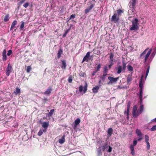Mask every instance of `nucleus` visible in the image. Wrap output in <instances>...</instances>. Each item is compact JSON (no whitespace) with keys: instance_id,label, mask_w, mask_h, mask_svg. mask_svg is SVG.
I'll return each mask as SVG.
<instances>
[{"instance_id":"f257e3e1","label":"nucleus","mask_w":156,"mask_h":156,"mask_svg":"<svg viewBox=\"0 0 156 156\" xmlns=\"http://www.w3.org/2000/svg\"><path fill=\"white\" fill-rule=\"evenodd\" d=\"M137 106L135 105L134 106L133 108L132 112L133 116L134 117H137L142 113L144 109V105H141L140 108L137 111Z\"/></svg>"},{"instance_id":"f03ea898","label":"nucleus","mask_w":156,"mask_h":156,"mask_svg":"<svg viewBox=\"0 0 156 156\" xmlns=\"http://www.w3.org/2000/svg\"><path fill=\"white\" fill-rule=\"evenodd\" d=\"M149 69H150V66H149L148 67V68H147V71H146V73L145 77L144 79H143V78H144V74H143L142 75L141 78V79L140 80L139 85V87L140 88L139 94H143V88L142 82L146 79L148 75V73L149 72Z\"/></svg>"},{"instance_id":"7ed1b4c3","label":"nucleus","mask_w":156,"mask_h":156,"mask_svg":"<svg viewBox=\"0 0 156 156\" xmlns=\"http://www.w3.org/2000/svg\"><path fill=\"white\" fill-rule=\"evenodd\" d=\"M149 49L148 48H146L140 55V58L141 59H144V63H145L147 60L151 52L152 49H151L149 51L146 53L147 50Z\"/></svg>"},{"instance_id":"20e7f679","label":"nucleus","mask_w":156,"mask_h":156,"mask_svg":"<svg viewBox=\"0 0 156 156\" xmlns=\"http://www.w3.org/2000/svg\"><path fill=\"white\" fill-rule=\"evenodd\" d=\"M138 20L136 18L133 20L132 22V27H130V30H137L139 28L138 26Z\"/></svg>"},{"instance_id":"39448f33","label":"nucleus","mask_w":156,"mask_h":156,"mask_svg":"<svg viewBox=\"0 0 156 156\" xmlns=\"http://www.w3.org/2000/svg\"><path fill=\"white\" fill-rule=\"evenodd\" d=\"M136 0H132L129 4V7L130 8L129 10H128V13L132 11L133 12H134V7L135 5L136 4Z\"/></svg>"},{"instance_id":"423d86ee","label":"nucleus","mask_w":156,"mask_h":156,"mask_svg":"<svg viewBox=\"0 0 156 156\" xmlns=\"http://www.w3.org/2000/svg\"><path fill=\"white\" fill-rule=\"evenodd\" d=\"M119 79V77L114 78L112 76H109L108 77V79L109 82L108 83V85H111L113 83H115L117 82Z\"/></svg>"},{"instance_id":"0eeeda50","label":"nucleus","mask_w":156,"mask_h":156,"mask_svg":"<svg viewBox=\"0 0 156 156\" xmlns=\"http://www.w3.org/2000/svg\"><path fill=\"white\" fill-rule=\"evenodd\" d=\"M137 144V141L136 139H134L133 141V144H131L130 146V149L131 151V153L132 155L135 154V151L134 146H136Z\"/></svg>"},{"instance_id":"6e6552de","label":"nucleus","mask_w":156,"mask_h":156,"mask_svg":"<svg viewBox=\"0 0 156 156\" xmlns=\"http://www.w3.org/2000/svg\"><path fill=\"white\" fill-rule=\"evenodd\" d=\"M131 104V102L130 101H129L128 102L127 105V109L126 110V111H125L124 112V114L125 115H127V118L128 119H129V108H130V106Z\"/></svg>"},{"instance_id":"1a4fd4ad","label":"nucleus","mask_w":156,"mask_h":156,"mask_svg":"<svg viewBox=\"0 0 156 156\" xmlns=\"http://www.w3.org/2000/svg\"><path fill=\"white\" fill-rule=\"evenodd\" d=\"M117 14L115 13L112 16L111 18L112 21L113 22L115 23L117 22L119 20V17H117Z\"/></svg>"},{"instance_id":"9d476101","label":"nucleus","mask_w":156,"mask_h":156,"mask_svg":"<svg viewBox=\"0 0 156 156\" xmlns=\"http://www.w3.org/2000/svg\"><path fill=\"white\" fill-rule=\"evenodd\" d=\"M12 68L11 66H10V64H9L8 65L7 68L6 69V75L7 76H9V75L10 73H11Z\"/></svg>"},{"instance_id":"9b49d317","label":"nucleus","mask_w":156,"mask_h":156,"mask_svg":"<svg viewBox=\"0 0 156 156\" xmlns=\"http://www.w3.org/2000/svg\"><path fill=\"white\" fill-rule=\"evenodd\" d=\"M49 125V122H44L42 123V126L43 128V129L44 130V131H46Z\"/></svg>"},{"instance_id":"f8f14e48","label":"nucleus","mask_w":156,"mask_h":156,"mask_svg":"<svg viewBox=\"0 0 156 156\" xmlns=\"http://www.w3.org/2000/svg\"><path fill=\"white\" fill-rule=\"evenodd\" d=\"M6 49H5L3 51L2 53V60L3 61H6L7 59V57L6 55Z\"/></svg>"},{"instance_id":"ddd939ff","label":"nucleus","mask_w":156,"mask_h":156,"mask_svg":"<svg viewBox=\"0 0 156 156\" xmlns=\"http://www.w3.org/2000/svg\"><path fill=\"white\" fill-rule=\"evenodd\" d=\"M52 90V88L51 87H49L44 94L45 95H49L51 93Z\"/></svg>"},{"instance_id":"4468645a","label":"nucleus","mask_w":156,"mask_h":156,"mask_svg":"<svg viewBox=\"0 0 156 156\" xmlns=\"http://www.w3.org/2000/svg\"><path fill=\"white\" fill-rule=\"evenodd\" d=\"M65 135H63L62 138L59 140L58 142L60 144L63 143L65 141Z\"/></svg>"},{"instance_id":"2eb2a0df","label":"nucleus","mask_w":156,"mask_h":156,"mask_svg":"<svg viewBox=\"0 0 156 156\" xmlns=\"http://www.w3.org/2000/svg\"><path fill=\"white\" fill-rule=\"evenodd\" d=\"M61 61L62 63V65L61 66V68L65 70L66 69V62L65 60H62Z\"/></svg>"},{"instance_id":"dca6fc26","label":"nucleus","mask_w":156,"mask_h":156,"mask_svg":"<svg viewBox=\"0 0 156 156\" xmlns=\"http://www.w3.org/2000/svg\"><path fill=\"white\" fill-rule=\"evenodd\" d=\"M96 2L95 0L90 1L89 2V3L90 4V6L93 8Z\"/></svg>"},{"instance_id":"f3484780","label":"nucleus","mask_w":156,"mask_h":156,"mask_svg":"<svg viewBox=\"0 0 156 156\" xmlns=\"http://www.w3.org/2000/svg\"><path fill=\"white\" fill-rule=\"evenodd\" d=\"M113 129L111 128H109L107 130L108 135V136H111L112 133Z\"/></svg>"},{"instance_id":"a211bd4d","label":"nucleus","mask_w":156,"mask_h":156,"mask_svg":"<svg viewBox=\"0 0 156 156\" xmlns=\"http://www.w3.org/2000/svg\"><path fill=\"white\" fill-rule=\"evenodd\" d=\"M80 120L79 118H77L76 120H75L74 121V123H75V124L74 125V127H76L77 125L79 124L80 123Z\"/></svg>"},{"instance_id":"6ab92c4d","label":"nucleus","mask_w":156,"mask_h":156,"mask_svg":"<svg viewBox=\"0 0 156 156\" xmlns=\"http://www.w3.org/2000/svg\"><path fill=\"white\" fill-rule=\"evenodd\" d=\"M99 88V87L98 86H96L93 88V92L94 93H97Z\"/></svg>"},{"instance_id":"aec40b11","label":"nucleus","mask_w":156,"mask_h":156,"mask_svg":"<svg viewBox=\"0 0 156 156\" xmlns=\"http://www.w3.org/2000/svg\"><path fill=\"white\" fill-rule=\"evenodd\" d=\"M136 133L138 136H142V133L139 129H137L136 130Z\"/></svg>"},{"instance_id":"412c9836","label":"nucleus","mask_w":156,"mask_h":156,"mask_svg":"<svg viewBox=\"0 0 156 156\" xmlns=\"http://www.w3.org/2000/svg\"><path fill=\"white\" fill-rule=\"evenodd\" d=\"M116 70L117 71V73L118 74H120L122 71V67L121 66H119L116 68Z\"/></svg>"},{"instance_id":"4be33fe9","label":"nucleus","mask_w":156,"mask_h":156,"mask_svg":"<svg viewBox=\"0 0 156 156\" xmlns=\"http://www.w3.org/2000/svg\"><path fill=\"white\" fill-rule=\"evenodd\" d=\"M62 49H60L58 51V53H57V55H58V59H59L61 56V54H62Z\"/></svg>"},{"instance_id":"5701e85b","label":"nucleus","mask_w":156,"mask_h":156,"mask_svg":"<svg viewBox=\"0 0 156 156\" xmlns=\"http://www.w3.org/2000/svg\"><path fill=\"white\" fill-rule=\"evenodd\" d=\"M107 75V73H103V76H102L101 77V79L103 82L105 81V79L106 77V76Z\"/></svg>"},{"instance_id":"b1692460","label":"nucleus","mask_w":156,"mask_h":156,"mask_svg":"<svg viewBox=\"0 0 156 156\" xmlns=\"http://www.w3.org/2000/svg\"><path fill=\"white\" fill-rule=\"evenodd\" d=\"M17 21L16 20H15L13 21L11 25V27L10 28V30H11L14 27V26L17 24Z\"/></svg>"},{"instance_id":"393cba45","label":"nucleus","mask_w":156,"mask_h":156,"mask_svg":"<svg viewBox=\"0 0 156 156\" xmlns=\"http://www.w3.org/2000/svg\"><path fill=\"white\" fill-rule=\"evenodd\" d=\"M46 132V131H44V130L43 129H41L38 133L37 135L39 136H41L43 134V132L45 133Z\"/></svg>"},{"instance_id":"a878e982","label":"nucleus","mask_w":156,"mask_h":156,"mask_svg":"<svg viewBox=\"0 0 156 156\" xmlns=\"http://www.w3.org/2000/svg\"><path fill=\"white\" fill-rule=\"evenodd\" d=\"M9 15L8 14H7L5 16L4 21L5 22H6L9 21Z\"/></svg>"},{"instance_id":"bb28decb","label":"nucleus","mask_w":156,"mask_h":156,"mask_svg":"<svg viewBox=\"0 0 156 156\" xmlns=\"http://www.w3.org/2000/svg\"><path fill=\"white\" fill-rule=\"evenodd\" d=\"M142 97H143V94H139V98L140 99V105L142 104Z\"/></svg>"},{"instance_id":"cd10ccee","label":"nucleus","mask_w":156,"mask_h":156,"mask_svg":"<svg viewBox=\"0 0 156 156\" xmlns=\"http://www.w3.org/2000/svg\"><path fill=\"white\" fill-rule=\"evenodd\" d=\"M92 9V8H91L89 6L88 8L86 9H85V13L86 14H87L88 12H89Z\"/></svg>"},{"instance_id":"c85d7f7f","label":"nucleus","mask_w":156,"mask_h":156,"mask_svg":"<svg viewBox=\"0 0 156 156\" xmlns=\"http://www.w3.org/2000/svg\"><path fill=\"white\" fill-rule=\"evenodd\" d=\"M127 80L128 83L132 81L131 76L129 75L127 77Z\"/></svg>"},{"instance_id":"c756f323","label":"nucleus","mask_w":156,"mask_h":156,"mask_svg":"<svg viewBox=\"0 0 156 156\" xmlns=\"http://www.w3.org/2000/svg\"><path fill=\"white\" fill-rule=\"evenodd\" d=\"M89 58L85 56L83 59L82 63H83L84 61L88 62L89 60Z\"/></svg>"},{"instance_id":"7c9ffc66","label":"nucleus","mask_w":156,"mask_h":156,"mask_svg":"<svg viewBox=\"0 0 156 156\" xmlns=\"http://www.w3.org/2000/svg\"><path fill=\"white\" fill-rule=\"evenodd\" d=\"M123 71H125L126 68V63L125 62L123 61L122 62Z\"/></svg>"},{"instance_id":"2f4dec72","label":"nucleus","mask_w":156,"mask_h":156,"mask_svg":"<svg viewBox=\"0 0 156 156\" xmlns=\"http://www.w3.org/2000/svg\"><path fill=\"white\" fill-rule=\"evenodd\" d=\"M108 71V66H105L103 69V73H107Z\"/></svg>"},{"instance_id":"473e14b6","label":"nucleus","mask_w":156,"mask_h":156,"mask_svg":"<svg viewBox=\"0 0 156 156\" xmlns=\"http://www.w3.org/2000/svg\"><path fill=\"white\" fill-rule=\"evenodd\" d=\"M127 69L128 70L130 71H132L133 70V68L130 65H128L127 66Z\"/></svg>"},{"instance_id":"72a5a7b5","label":"nucleus","mask_w":156,"mask_h":156,"mask_svg":"<svg viewBox=\"0 0 156 156\" xmlns=\"http://www.w3.org/2000/svg\"><path fill=\"white\" fill-rule=\"evenodd\" d=\"M54 112V109H51V110L50 112L48 113V115L49 116H51L52 114H53Z\"/></svg>"},{"instance_id":"f704fd0d","label":"nucleus","mask_w":156,"mask_h":156,"mask_svg":"<svg viewBox=\"0 0 156 156\" xmlns=\"http://www.w3.org/2000/svg\"><path fill=\"white\" fill-rule=\"evenodd\" d=\"M101 67V64H99L98 65L97 67L95 68L97 72L99 71Z\"/></svg>"},{"instance_id":"c9c22d12","label":"nucleus","mask_w":156,"mask_h":156,"mask_svg":"<svg viewBox=\"0 0 156 156\" xmlns=\"http://www.w3.org/2000/svg\"><path fill=\"white\" fill-rule=\"evenodd\" d=\"M14 92L16 94H17L18 93H20V89L18 87H16V90Z\"/></svg>"},{"instance_id":"e433bc0d","label":"nucleus","mask_w":156,"mask_h":156,"mask_svg":"<svg viewBox=\"0 0 156 156\" xmlns=\"http://www.w3.org/2000/svg\"><path fill=\"white\" fill-rule=\"evenodd\" d=\"M87 90V84L86 83H85V85L83 88V91L84 93L86 92Z\"/></svg>"},{"instance_id":"4c0bfd02","label":"nucleus","mask_w":156,"mask_h":156,"mask_svg":"<svg viewBox=\"0 0 156 156\" xmlns=\"http://www.w3.org/2000/svg\"><path fill=\"white\" fill-rule=\"evenodd\" d=\"M32 68L30 66H29L27 67V72L28 73H29L30 71L31 70Z\"/></svg>"},{"instance_id":"58836bf2","label":"nucleus","mask_w":156,"mask_h":156,"mask_svg":"<svg viewBox=\"0 0 156 156\" xmlns=\"http://www.w3.org/2000/svg\"><path fill=\"white\" fill-rule=\"evenodd\" d=\"M150 130L151 131L156 130V125L153 126Z\"/></svg>"},{"instance_id":"ea45409f","label":"nucleus","mask_w":156,"mask_h":156,"mask_svg":"<svg viewBox=\"0 0 156 156\" xmlns=\"http://www.w3.org/2000/svg\"><path fill=\"white\" fill-rule=\"evenodd\" d=\"M117 14L118 15H121V14L123 13V11L120 9H119L117 11Z\"/></svg>"},{"instance_id":"a19ab883","label":"nucleus","mask_w":156,"mask_h":156,"mask_svg":"<svg viewBox=\"0 0 156 156\" xmlns=\"http://www.w3.org/2000/svg\"><path fill=\"white\" fill-rule=\"evenodd\" d=\"M24 22H22V23L20 25V30H21L24 27Z\"/></svg>"},{"instance_id":"79ce46f5","label":"nucleus","mask_w":156,"mask_h":156,"mask_svg":"<svg viewBox=\"0 0 156 156\" xmlns=\"http://www.w3.org/2000/svg\"><path fill=\"white\" fill-rule=\"evenodd\" d=\"M145 142H147L149 141V136L147 135H146L145 136Z\"/></svg>"},{"instance_id":"37998d69","label":"nucleus","mask_w":156,"mask_h":156,"mask_svg":"<svg viewBox=\"0 0 156 156\" xmlns=\"http://www.w3.org/2000/svg\"><path fill=\"white\" fill-rule=\"evenodd\" d=\"M110 57H109L110 59H114L113 57H114V55L113 53H110Z\"/></svg>"},{"instance_id":"c03bdc74","label":"nucleus","mask_w":156,"mask_h":156,"mask_svg":"<svg viewBox=\"0 0 156 156\" xmlns=\"http://www.w3.org/2000/svg\"><path fill=\"white\" fill-rule=\"evenodd\" d=\"M146 143L147 144V148L148 150H149L150 148V145L149 141L147 142H146Z\"/></svg>"},{"instance_id":"a18cd8bd","label":"nucleus","mask_w":156,"mask_h":156,"mask_svg":"<svg viewBox=\"0 0 156 156\" xmlns=\"http://www.w3.org/2000/svg\"><path fill=\"white\" fill-rule=\"evenodd\" d=\"M29 5V2H27L25 3L23 5V6L25 8H27Z\"/></svg>"},{"instance_id":"49530a36","label":"nucleus","mask_w":156,"mask_h":156,"mask_svg":"<svg viewBox=\"0 0 156 156\" xmlns=\"http://www.w3.org/2000/svg\"><path fill=\"white\" fill-rule=\"evenodd\" d=\"M75 17H76V15L74 14H72V15H71L70 16L69 19V20H70L71 19H74V18H75Z\"/></svg>"},{"instance_id":"de8ad7c7","label":"nucleus","mask_w":156,"mask_h":156,"mask_svg":"<svg viewBox=\"0 0 156 156\" xmlns=\"http://www.w3.org/2000/svg\"><path fill=\"white\" fill-rule=\"evenodd\" d=\"M69 31V30H66V31L65 32V33L63 35V37H65L66 36L67 33H68Z\"/></svg>"},{"instance_id":"09e8293b","label":"nucleus","mask_w":156,"mask_h":156,"mask_svg":"<svg viewBox=\"0 0 156 156\" xmlns=\"http://www.w3.org/2000/svg\"><path fill=\"white\" fill-rule=\"evenodd\" d=\"M12 51L11 50H10L8 51V53L7 54V55L8 56H9L12 53Z\"/></svg>"},{"instance_id":"8fccbe9b","label":"nucleus","mask_w":156,"mask_h":156,"mask_svg":"<svg viewBox=\"0 0 156 156\" xmlns=\"http://www.w3.org/2000/svg\"><path fill=\"white\" fill-rule=\"evenodd\" d=\"M83 87H82V86H80L79 87V91L80 92H81L83 91Z\"/></svg>"},{"instance_id":"3c124183","label":"nucleus","mask_w":156,"mask_h":156,"mask_svg":"<svg viewBox=\"0 0 156 156\" xmlns=\"http://www.w3.org/2000/svg\"><path fill=\"white\" fill-rule=\"evenodd\" d=\"M139 138L137 139L138 141H140L141 140L143 139V136H138Z\"/></svg>"},{"instance_id":"603ef678","label":"nucleus","mask_w":156,"mask_h":156,"mask_svg":"<svg viewBox=\"0 0 156 156\" xmlns=\"http://www.w3.org/2000/svg\"><path fill=\"white\" fill-rule=\"evenodd\" d=\"M26 0H20V2H19V3L20 4H22Z\"/></svg>"},{"instance_id":"864d4df0","label":"nucleus","mask_w":156,"mask_h":156,"mask_svg":"<svg viewBox=\"0 0 156 156\" xmlns=\"http://www.w3.org/2000/svg\"><path fill=\"white\" fill-rule=\"evenodd\" d=\"M108 147H109V148H108V151L109 152H110L112 151V148L111 146H109Z\"/></svg>"},{"instance_id":"5fc2aeb1","label":"nucleus","mask_w":156,"mask_h":156,"mask_svg":"<svg viewBox=\"0 0 156 156\" xmlns=\"http://www.w3.org/2000/svg\"><path fill=\"white\" fill-rule=\"evenodd\" d=\"M90 52H89V51H88V52L87 54H86V55H85L86 57H88V58H89L90 57Z\"/></svg>"},{"instance_id":"6e6d98bb","label":"nucleus","mask_w":156,"mask_h":156,"mask_svg":"<svg viewBox=\"0 0 156 156\" xmlns=\"http://www.w3.org/2000/svg\"><path fill=\"white\" fill-rule=\"evenodd\" d=\"M72 79L71 78L69 77L68 79V81L69 83H71L72 82Z\"/></svg>"},{"instance_id":"4d7b16f0","label":"nucleus","mask_w":156,"mask_h":156,"mask_svg":"<svg viewBox=\"0 0 156 156\" xmlns=\"http://www.w3.org/2000/svg\"><path fill=\"white\" fill-rule=\"evenodd\" d=\"M110 64H114V59H110Z\"/></svg>"},{"instance_id":"13d9d810","label":"nucleus","mask_w":156,"mask_h":156,"mask_svg":"<svg viewBox=\"0 0 156 156\" xmlns=\"http://www.w3.org/2000/svg\"><path fill=\"white\" fill-rule=\"evenodd\" d=\"M97 72V71L96 70L94 71L92 73V76H94L95 74Z\"/></svg>"},{"instance_id":"bf43d9fd","label":"nucleus","mask_w":156,"mask_h":156,"mask_svg":"<svg viewBox=\"0 0 156 156\" xmlns=\"http://www.w3.org/2000/svg\"><path fill=\"white\" fill-rule=\"evenodd\" d=\"M156 53H155V51H154L151 54V56H153L152 58H153V57L154 56Z\"/></svg>"},{"instance_id":"052dcab7","label":"nucleus","mask_w":156,"mask_h":156,"mask_svg":"<svg viewBox=\"0 0 156 156\" xmlns=\"http://www.w3.org/2000/svg\"><path fill=\"white\" fill-rule=\"evenodd\" d=\"M86 74L84 73H81V76L82 77H84L86 76Z\"/></svg>"},{"instance_id":"680f3d73","label":"nucleus","mask_w":156,"mask_h":156,"mask_svg":"<svg viewBox=\"0 0 156 156\" xmlns=\"http://www.w3.org/2000/svg\"><path fill=\"white\" fill-rule=\"evenodd\" d=\"M151 121L152 122H156V118H155L152 120Z\"/></svg>"},{"instance_id":"e2e57ef3","label":"nucleus","mask_w":156,"mask_h":156,"mask_svg":"<svg viewBox=\"0 0 156 156\" xmlns=\"http://www.w3.org/2000/svg\"><path fill=\"white\" fill-rule=\"evenodd\" d=\"M113 65V64H110L108 66V67L109 68V69H110V68H111L112 67V66Z\"/></svg>"},{"instance_id":"0e129e2a","label":"nucleus","mask_w":156,"mask_h":156,"mask_svg":"<svg viewBox=\"0 0 156 156\" xmlns=\"http://www.w3.org/2000/svg\"><path fill=\"white\" fill-rule=\"evenodd\" d=\"M98 83L99 84H100L101 83V80H99V81L98 82Z\"/></svg>"},{"instance_id":"69168bd1","label":"nucleus","mask_w":156,"mask_h":156,"mask_svg":"<svg viewBox=\"0 0 156 156\" xmlns=\"http://www.w3.org/2000/svg\"><path fill=\"white\" fill-rule=\"evenodd\" d=\"M154 51H155V53H156V47L155 48V50H154Z\"/></svg>"},{"instance_id":"338daca9","label":"nucleus","mask_w":156,"mask_h":156,"mask_svg":"<svg viewBox=\"0 0 156 156\" xmlns=\"http://www.w3.org/2000/svg\"><path fill=\"white\" fill-rule=\"evenodd\" d=\"M131 12H132V11H131V12H129V14H130V13H131Z\"/></svg>"},{"instance_id":"774afa93","label":"nucleus","mask_w":156,"mask_h":156,"mask_svg":"<svg viewBox=\"0 0 156 156\" xmlns=\"http://www.w3.org/2000/svg\"><path fill=\"white\" fill-rule=\"evenodd\" d=\"M119 87V88H120V89H121V88H121V87H119H119Z\"/></svg>"}]
</instances>
